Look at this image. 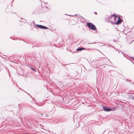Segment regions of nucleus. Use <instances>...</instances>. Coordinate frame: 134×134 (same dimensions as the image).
I'll return each instance as SVG.
<instances>
[{
    "mask_svg": "<svg viewBox=\"0 0 134 134\" xmlns=\"http://www.w3.org/2000/svg\"><path fill=\"white\" fill-rule=\"evenodd\" d=\"M111 19H113L114 20H111V21L115 24H119L121 23V21L120 17L117 16L112 15L111 16Z\"/></svg>",
    "mask_w": 134,
    "mask_h": 134,
    "instance_id": "f257e3e1",
    "label": "nucleus"
},
{
    "mask_svg": "<svg viewBox=\"0 0 134 134\" xmlns=\"http://www.w3.org/2000/svg\"><path fill=\"white\" fill-rule=\"evenodd\" d=\"M87 26L90 29L92 30H94L96 29V28L95 26L92 24L90 23H87Z\"/></svg>",
    "mask_w": 134,
    "mask_h": 134,
    "instance_id": "f03ea898",
    "label": "nucleus"
},
{
    "mask_svg": "<svg viewBox=\"0 0 134 134\" xmlns=\"http://www.w3.org/2000/svg\"><path fill=\"white\" fill-rule=\"evenodd\" d=\"M37 27H38L42 29H47L48 28L47 27L41 25H37Z\"/></svg>",
    "mask_w": 134,
    "mask_h": 134,
    "instance_id": "7ed1b4c3",
    "label": "nucleus"
},
{
    "mask_svg": "<svg viewBox=\"0 0 134 134\" xmlns=\"http://www.w3.org/2000/svg\"><path fill=\"white\" fill-rule=\"evenodd\" d=\"M103 109L104 110L106 111H109L111 110V109L105 107H103Z\"/></svg>",
    "mask_w": 134,
    "mask_h": 134,
    "instance_id": "20e7f679",
    "label": "nucleus"
},
{
    "mask_svg": "<svg viewBox=\"0 0 134 134\" xmlns=\"http://www.w3.org/2000/svg\"><path fill=\"white\" fill-rule=\"evenodd\" d=\"M84 49V48H78L76 50L78 51H81L83 49Z\"/></svg>",
    "mask_w": 134,
    "mask_h": 134,
    "instance_id": "39448f33",
    "label": "nucleus"
}]
</instances>
